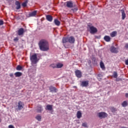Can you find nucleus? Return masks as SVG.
I'll use <instances>...</instances> for the list:
<instances>
[{
	"instance_id": "6",
	"label": "nucleus",
	"mask_w": 128,
	"mask_h": 128,
	"mask_svg": "<svg viewBox=\"0 0 128 128\" xmlns=\"http://www.w3.org/2000/svg\"><path fill=\"white\" fill-rule=\"evenodd\" d=\"M44 110V108H42V105H38L36 107V112L38 114H40Z\"/></svg>"
},
{
	"instance_id": "40",
	"label": "nucleus",
	"mask_w": 128,
	"mask_h": 128,
	"mask_svg": "<svg viewBox=\"0 0 128 128\" xmlns=\"http://www.w3.org/2000/svg\"><path fill=\"white\" fill-rule=\"evenodd\" d=\"M10 78H14V74H10Z\"/></svg>"
},
{
	"instance_id": "17",
	"label": "nucleus",
	"mask_w": 128,
	"mask_h": 128,
	"mask_svg": "<svg viewBox=\"0 0 128 128\" xmlns=\"http://www.w3.org/2000/svg\"><path fill=\"white\" fill-rule=\"evenodd\" d=\"M54 23L56 26H60V22L58 19H54Z\"/></svg>"
},
{
	"instance_id": "31",
	"label": "nucleus",
	"mask_w": 128,
	"mask_h": 128,
	"mask_svg": "<svg viewBox=\"0 0 128 128\" xmlns=\"http://www.w3.org/2000/svg\"><path fill=\"white\" fill-rule=\"evenodd\" d=\"M16 70H22V67L20 65H18L17 66Z\"/></svg>"
},
{
	"instance_id": "8",
	"label": "nucleus",
	"mask_w": 128,
	"mask_h": 128,
	"mask_svg": "<svg viewBox=\"0 0 128 128\" xmlns=\"http://www.w3.org/2000/svg\"><path fill=\"white\" fill-rule=\"evenodd\" d=\"M88 86V80L82 81L80 84V86H82V88H86Z\"/></svg>"
},
{
	"instance_id": "23",
	"label": "nucleus",
	"mask_w": 128,
	"mask_h": 128,
	"mask_svg": "<svg viewBox=\"0 0 128 128\" xmlns=\"http://www.w3.org/2000/svg\"><path fill=\"white\" fill-rule=\"evenodd\" d=\"M66 42H68V38H62V43L66 44Z\"/></svg>"
},
{
	"instance_id": "39",
	"label": "nucleus",
	"mask_w": 128,
	"mask_h": 128,
	"mask_svg": "<svg viewBox=\"0 0 128 128\" xmlns=\"http://www.w3.org/2000/svg\"><path fill=\"white\" fill-rule=\"evenodd\" d=\"M125 48H128V43H126L124 46Z\"/></svg>"
},
{
	"instance_id": "10",
	"label": "nucleus",
	"mask_w": 128,
	"mask_h": 128,
	"mask_svg": "<svg viewBox=\"0 0 128 128\" xmlns=\"http://www.w3.org/2000/svg\"><path fill=\"white\" fill-rule=\"evenodd\" d=\"M74 42H76V39L73 36L68 38V42L70 44H74Z\"/></svg>"
},
{
	"instance_id": "34",
	"label": "nucleus",
	"mask_w": 128,
	"mask_h": 128,
	"mask_svg": "<svg viewBox=\"0 0 128 128\" xmlns=\"http://www.w3.org/2000/svg\"><path fill=\"white\" fill-rule=\"evenodd\" d=\"M82 126H84V128H88V124L86 122L82 123Z\"/></svg>"
},
{
	"instance_id": "12",
	"label": "nucleus",
	"mask_w": 128,
	"mask_h": 128,
	"mask_svg": "<svg viewBox=\"0 0 128 128\" xmlns=\"http://www.w3.org/2000/svg\"><path fill=\"white\" fill-rule=\"evenodd\" d=\"M66 3L67 8H72L74 7V4H72V1L67 2Z\"/></svg>"
},
{
	"instance_id": "22",
	"label": "nucleus",
	"mask_w": 128,
	"mask_h": 128,
	"mask_svg": "<svg viewBox=\"0 0 128 128\" xmlns=\"http://www.w3.org/2000/svg\"><path fill=\"white\" fill-rule=\"evenodd\" d=\"M28 0H26L23 3H22V6L23 8H26L28 5Z\"/></svg>"
},
{
	"instance_id": "25",
	"label": "nucleus",
	"mask_w": 128,
	"mask_h": 128,
	"mask_svg": "<svg viewBox=\"0 0 128 128\" xmlns=\"http://www.w3.org/2000/svg\"><path fill=\"white\" fill-rule=\"evenodd\" d=\"M122 106L124 108H126V106H128V101L126 100V101L123 102L122 103Z\"/></svg>"
},
{
	"instance_id": "26",
	"label": "nucleus",
	"mask_w": 128,
	"mask_h": 128,
	"mask_svg": "<svg viewBox=\"0 0 128 128\" xmlns=\"http://www.w3.org/2000/svg\"><path fill=\"white\" fill-rule=\"evenodd\" d=\"M36 118L37 120H38V122H41L42 121V116H40V115H37L36 116Z\"/></svg>"
},
{
	"instance_id": "9",
	"label": "nucleus",
	"mask_w": 128,
	"mask_h": 128,
	"mask_svg": "<svg viewBox=\"0 0 128 128\" xmlns=\"http://www.w3.org/2000/svg\"><path fill=\"white\" fill-rule=\"evenodd\" d=\"M75 74L76 78H82V72H80V70H76L75 71Z\"/></svg>"
},
{
	"instance_id": "16",
	"label": "nucleus",
	"mask_w": 128,
	"mask_h": 128,
	"mask_svg": "<svg viewBox=\"0 0 128 128\" xmlns=\"http://www.w3.org/2000/svg\"><path fill=\"white\" fill-rule=\"evenodd\" d=\"M52 16L50 15H47L46 16V20H48V22H52Z\"/></svg>"
},
{
	"instance_id": "27",
	"label": "nucleus",
	"mask_w": 128,
	"mask_h": 128,
	"mask_svg": "<svg viewBox=\"0 0 128 128\" xmlns=\"http://www.w3.org/2000/svg\"><path fill=\"white\" fill-rule=\"evenodd\" d=\"M110 36H112V38H114V36H116V31H114L112 32L110 34Z\"/></svg>"
},
{
	"instance_id": "30",
	"label": "nucleus",
	"mask_w": 128,
	"mask_h": 128,
	"mask_svg": "<svg viewBox=\"0 0 128 128\" xmlns=\"http://www.w3.org/2000/svg\"><path fill=\"white\" fill-rule=\"evenodd\" d=\"M100 66L102 70H106V68L104 67V62H101L100 63Z\"/></svg>"
},
{
	"instance_id": "33",
	"label": "nucleus",
	"mask_w": 128,
	"mask_h": 128,
	"mask_svg": "<svg viewBox=\"0 0 128 128\" xmlns=\"http://www.w3.org/2000/svg\"><path fill=\"white\" fill-rule=\"evenodd\" d=\"M50 66L52 68H56V64H51L50 65Z\"/></svg>"
},
{
	"instance_id": "1",
	"label": "nucleus",
	"mask_w": 128,
	"mask_h": 128,
	"mask_svg": "<svg viewBox=\"0 0 128 128\" xmlns=\"http://www.w3.org/2000/svg\"><path fill=\"white\" fill-rule=\"evenodd\" d=\"M38 44L40 50H42V52H48V50H50V45L48 44V40L44 39L41 40L39 42Z\"/></svg>"
},
{
	"instance_id": "7",
	"label": "nucleus",
	"mask_w": 128,
	"mask_h": 128,
	"mask_svg": "<svg viewBox=\"0 0 128 128\" xmlns=\"http://www.w3.org/2000/svg\"><path fill=\"white\" fill-rule=\"evenodd\" d=\"M110 51L111 52H112L113 54H118V48H115L114 46H111V48H110Z\"/></svg>"
},
{
	"instance_id": "21",
	"label": "nucleus",
	"mask_w": 128,
	"mask_h": 128,
	"mask_svg": "<svg viewBox=\"0 0 128 128\" xmlns=\"http://www.w3.org/2000/svg\"><path fill=\"white\" fill-rule=\"evenodd\" d=\"M46 110H52V105L48 104L46 106Z\"/></svg>"
},
{
	"instance_id": "3",
	"label": "nucleus",
	"mask_w": 128,
	"mask_h": 128,
	"mask_svg": "<svg viewBox=\"0 0 128 128\" xmlns=\"http://www.w3.org/2000/svg\"><path fill=\"white\" fill-rule=\"evenodd\" d=\"M88 28H90V32L92 34H94L98 32V29L94 27V26H90V25H88Z\"/></svg>"
},
{
	"instance_id": "32",
	"label": "nucleus",
	"mask_w": 128,
	"mask_h": 128,
	"mask_svg": "<svg viewBox=\"0 0 128 128\" xmlns=\"http://www.w3.org/2000/svg\"><path fill=\"white\" fill-rule=\"evenodd\" d=\"M113 77L114 78H118V72H114L113 73Z\"/></svg>"
},
{
	"instance_id": "14",
	"label": "nucleus",
	"mask_w": 128,
	"mask_h": 128,
	"mask_svg": "<svg viewBox=\"0 0 128 128\" xmlns=\"http://www.w3.org/2000/svg\"><path fill=\"white\" fill-rule=\"evenodd\" d=\"M49 90L51 92H56L57 89L55 87L51 86L49 88Z\"/></svg>"
},
{
	"instance_id": "36",
	"label": "nucleus",
	"mask_w": 128,
	"mask_h": 128,
	"mask_svg": "<svg viewBox=\"0 0 128 128\" xmlns=\"http://www.w3.org/2000/svg\"><path fill=\"white\" fill-rule=\"evenodd\" d=\"M4 24V20H0V26H2Z\"/></svg>"
},
{
	"instance_id": "11",
	"label": "nucleus",
	"mask_w": 128,
	"mask_h": 128,
	"mask_svg": "<svg viewBox=\"0 0 128 128\" xmlns=\"http://www.w3.org/2000/svg\"><path fill=\"white\" fill-rule=\"evenodd\" d=\"M24 34V28H20L18 31V36H22Z\"/></svg>"
},
{
	"instance_id": "19",
	"label": "nucleus",
	"mask_w": 128,
	"mask_h": 128,
	"mask_svg": "<svg viewBox=\"0 0 128 128\" xmlns=\"http://www.w3.org/2000/svg\"><path fill=\"white\" fill-rule=\"evenodd\" d=\"M64 66V64L62 63H58L56 64V68H62Z\"/></svg>"
},
{
	"instance_id": "15",
	"label": "nucleus",
	"mask_w": 128,
	"mask_h": 128,
	"mask_svg": "<svg viewBox=\"0 0 128 128\" xmlns=\"http://www.w3.org/2000/svg\"><path fill=\"white\" fill-rule=\"evenodd\" d=\"M16 6V10H20V2L18 1H16L15 2Z\"/></svg>"
},
{
	"instance_id": "37",
	"label": "nucleus",
	"mask_w": 128,
	"mask_h": 128,
	"mask_svg": "<svg viewBox=\"0 0 128 128\" xmlns=\"http://www.w3.org/2000/svg\"><path fill=\"white\" fill-rule=\"evenodd\" d=\"M125 64L128 66V59L125 60Z\"/></svg>"
},
{
	"instance_id": "38",
	"label": "nucleus",
	"mask_w": 128,
	"mask_h": 128,
	"mask_svg": "<svg viewBox=\"0 0 128 128\" xmlns=\"http://www.w3.org/2000/svg\"><path fill=\"white\" fill-rule=\"evenodd\" d=\"M8 128H14V126L12 125H9L8 126Z\"/></svg>"
},
{
	"instance_id": "35",
	"label": "nucleus",
	"mask_w": 128,
	"mask_h": 128,
	"mask_svg": "<svg viewBox=\"0 0 128 128\" xmlns=\"http://www.w3.org/2000/svg\"><path fill=\"white\" fill-rule=\"evenodd\" d=\"M18 38L16 37L14 39V42H18Z\"/></svg>"
},
{
	"instance_id": "43",
	"label": "nucleus",
	"mask_w": 128,
	"mask_h": 128,
	"mask_svg": "<svg viewBox=\"0 0 128 128\" xmlns=\"http://www.w3.org/2000/svg\"><path fill=\"white\" fill-rule=\"evenodd\" d=\"M98 76H100V75L99 74V75H98Z\"/></svg>"
},
{
	"instance_id": "42",
	"label": "nucleus",
	"mask_w": 128,
	"mask_h": 128,
	"mask_svg": "<svg viewBox=\"0 0 128 128\" xmlns=\"http://www.w3.org/2000/svg\"><path fill=\"white\" fill-rule=\"evenodd\" d=\"M2 118H0V122H2Z\"/></svg>"
},
{
	"instance_id": "18",
	"label": "nucleus",
	"mask_w": 128,
	"mask_h": 128,
	"mask_svg": "<svg viewBox=\"0 0 128 128\" xmlns=\"http://www.w3.org/2000/svg\"><path fill=\"white\" fill-rule=\"evenodd\" d=\"M14 76L16 78H20V76H22V73L20 72H16L14 73Z\"/></svg>"
},
{
	"instance_id": "20",
	"label": "nucleus",
	"mask_w": 128,
	"mask_h": 128,
	"mask_svg": "<svg viewBox=\"0 0 128 128\" xmlns=\"http://www.w3.org/2000/svg\"><path fill=\"white\" fill-rule=\"evenodd\" d=\"M104 38L106 42H110V36H104Z\"/></svg>"
},
{
	"instance_id": "4",
	"label": "nucleus",
	"mask_w": 128,
	"mask_h": 128,
	"mask_svg": "<svg viewBox=\"0 0 128 128\" xmlns=\"http://www.w3.org/2000/svg\"><path fill=\"white\" fill-rule=\"evenodd\" d=\"M108 114L104 112H100L98 113V116L100 118H108Z\"/></svg>"
},
{
	"instance_id": "13",
	"label": "nucleus",
	"mask_w": 128,
	"mask_h": 128,
	"mask_svg": "<svg viewBox=\"0 0 128 128\" xmlns=\"http://www.w3.org/2000/svg\"><path fill=\"white\" fill-rule=\"evenodd\" d=\"M36 12H38L36 10H34L32 12L29 13V14H28L29 18H32V16H36Z\"/></svg>"
},
{
	"instance_id": "5",
	"label": "nucleus",
	"mask_w": 128,
	"mask_h": 128,
	"mask_svg": "<svg viewBox=\"0 0 128 128\" xmlns=\"http://www.w3.org/2000/svg\"><path fill=\"white\" fill-rule=\"evenodd\" d=\"M24 102H22V101H19L18 102V105L16 106V110H22V108H24Z\"/></svg>"
},
{
	"instance_id": "41",
	"label": "nucleus",
	"mask_w": 128,
	"mask_h": 128,
	"mask_svg": "<svg viewBox=\"0 0 128 128\" xmlns=\"http://www.w3.org/2000/svg\"><path fill=\"white\" fill-rule=\"evenodd\" d=\"M126 97L128 98V93L126 94Z\"/></svg>"
},
{
	"instance_id": "29",
	"label": "nucleus",
	"mask_w": 128,
	"mask_h": 128,
	"mask_svg": "<svg viewBox=\"0 0 128 128\" xmlns=\"http://www.w3.org/2000/svg\"><path fill=\"white\" fill-rule=\"evenodd\" d=\"M110 110L112 112L113 114H114V112H116L118 110L114 107H112L110 108Z\"/></svg>"
},
{
	"instance_id": "28",
	"label": "nucleus",
	"mask_w": 128,
	"mask_h": 128,
	"mask_svg": "<svg viewBox=\"0 0 128 128\" xmlns=\"http://www.w3.org/2000/svg\"><path fill=\"white\" fill-rule=\"evenodd\" d=\"M76 116L78 118H82V112H80V111H78Z\"/></svg>"
},
{
	"instance_id": "2",
	"label": "nucleus",
	"mask_w": 128,
	"mask_h": 128,
	"mask_svg": "<svg viewBox=\"0 0 128 128\" xmlns=\"http://www.w3.org/2000/svg\"><path fill=\"white\" fill-rule=\"evenodd\" d=\"M30 60L31 61L32 64H36L38 63V56H36V54H34L30 56Z\"/></svg>"
},
{
	"instance_id": "24",
	"label": "nucleus",
	"mask_w": 128,
	"mask_h": 128,
	"mask_svg": "<svg viewBox=\"0 0 128 128\" xmlns=\"http://www.w3.org/2000/svg\"><path fill=\"white\" fill-rule=\"evenodd\" d=\"M122 20H124L126 18V13L124 12V10H122Z\"/></svg>"
}]
</instances>
